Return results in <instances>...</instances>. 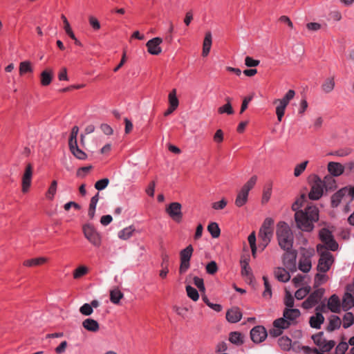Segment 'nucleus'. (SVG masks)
Masks as SVG:
<instances>
[{
    "label": "nucleus",
    "mask_w": 354,
    "mask_h": 354,
    "mask_svg": "<svg viewBox=\"0 0 354 354\" xmlns=\"http://www.w3.org/2000/svg\"><path fill=\"white\" fill-rule=\"evenodd\" d=\"M307 196L310 198V192L307 195L301 193L292 203L291 209L295 212L297 227L302 231L310 232V203H307Z\"/></svg>",
    "instance_id": "nucleus-1"
},
{
    "label": "nucleus",
    "mask_w": 354,
    "mask_h": 354,
    "mask_svg": "<svg viewBox=\"0 0 354 354\" xmlns=\"http://www.w3.org/2000/svg\"><path fill=\"white\" fill-rule=\"evenodd\" d=\"M274 220L270 218H266L259 232V238L260 239V242L259 243V247L263 251L270 243L274 234Z\"/></svg>",
    "instance_id": "nucleus-2"
},
{
    "label": "nucleus",
    "mask_w": 354,
    "mask_h": 354,
    "mask_svg": "<svg viewBox=\"0 0 354 354\" xmlns=\"http://www.w3.org/2000/svg\"><path fill=\"white\" fill-rule=\"evenodd\" d=\"M317 252L319 256V259L316 267V270L327 272L334 263V257L324 245H317Z\"/></svg>",
    "instance_id": "nucleus-3"
},
{
    "label": "nucleus",
    "mask_w": 354,
    "mask_h": 354,
    "mask_svg": "<svg viewBox=\"0 0 354 354\" xmlns=\"http://www.w3.org/2000/svg\"><path fill=\"white\" fill-rule=\"evenodd\" d=\"M257 180V176L254 175L243 185L236 196V206L241 207L248 202L249 192L254 187Z\"/></svg>",
    "instance_id": "nucleus-4"
},
{
    "label": "nucleus",
    "mask_w": 354,
    "mask_h": 354,
    "mask_svg": "<svg viewBox=\"0 0 354 354\" xmlns=\"http://www.w3.org/2000/svg\"><path fill=\"white\" fill-rule=\"evenodd\" d=\"M326 194L322 179L314 174L311 179V201H318Z\"/></svg>",
    "instance_id": "nucleus-5"
},
{
    "label": "nucleus",
    "mask_w": 354,
    "mask_h": 354,
    "mask_svg": "<svg viewBox=\"0 0 354 354\" xmlns=\"http://www.w3.org/2000/svg\"><path fill=\"white\" fill-rule=\"evenodd\" d=\"M82 231L85 238L94 246L100 247L102 243V237L95 227L87 223L83 225Z\"/></svg>",
    "instance_id": "nucleus-6"
},
{
    "label": "nucleus",
    "mask_w": 354,
    "mask_h": 354,
    "mask_svg": "<svg viewBox=\"0 0 354 354\" xmlns=\"http://www.w3.org/2000/svg\"><path fill=\"white\" fill-rule=\"evenodd\" d=\"M321 241L326 245L328 250L335 251L338 249V243L334 239L332 232L326 229L322 228L319 232Z\"/></svg>",
    "instance_id": "nucleus-7"
},
{
    "label": "nucleus",
    "mask_w": 354,
    "mask_h": 354,
    "mask_svg": "<svg viewBox=\"0 0 354 354\" xmlns=\"http://www.w3.org/2000/svg\"><path fill=\"white\" fill-rule=\"evenodd\" d=\"M346 194L353 199L354 198V187H344L334 193L330 198L331 207L333 208L338 207Z\"/></svg>",
    "instance_id": "nucleus-8"
},
{
    "label": "nucleus",
    "mask_w": 354,
    "mask_h": 354,
    "mask_svg": "<svg viewBox=\"0 0 354 354\" xmlns=\"http://www.w3.org/2000/svg\"><path fill=\"white\" fill-rule=\"evenodd\" d=\"M182 205L178 202L169 203L165 209L166 213L177 223L182 222L183 214L181 211Z\"/></svg>",
    "instance_id": "nucleus-9"
},
{
    "label": "nucleus",
    "mask_w": 354,
    "mask_h": 354,
    "mask_svg": "<svg viewBox=\"0 0 354 354\" xmlns=\"http://www.w3.org/2000/svg\"><path fill=\"white\" fill-rule=\"evenodd\" d=\"M295 95V91L290 89L281 100H279V104L276 108V114L279 122L281 121L282 118L284 115L286 107L288 104L290 100L294 97Z\"/></svg>",
    "instance_id": "nucleus-10"
},
{
    "label": "nucleus",
    "mask_w": 354,
    "mask_h": 354,
    "mask_svg": "<svg viewBox=\"0 0 354 354\" xmlns=\"http://www.w3.org/2000/svg\"><path fill=\"white\" fill-rule=\"evenodd\" d=\"M323 333H319L317 335L311 336V339H313L315 344L319 346L322 352H328L333 348L335 343L333 340L326 342V339L323 338Z\"/></svg>",
    "instance_id": "nucleus-11"
},
{
    "label": "nucleus",
    "mask_w": 354,
    "mask_h": 354,
    "mask_svg": "<svg viewBox=\"0 0 354 354\" xmlns=\"http://www.w3.org/2000/svg\"><path fill=\"white\" fill-rule=\"evenodd\" d=\"M268 336V332L263 326L258 325L250 330V337L255 344L263 342Z\"/></svg>",
    "instance_id": "nucleus-12"
},
{
    "label": "nucleus",
    "mask_w": 354,
    "mask_h": 354,
    "mask_svg": "<svg viewBox=\"0 0 354 354\" xmlns=\"http://www.w3.org/2000/svg\"><path fill=\"white\" fill-rule=\"evenodd\" d=\"M286 253L283 256V263L286 268L294 272L296 270L297 252L292 249L285 250Z\"/></svg>",
    "instance_id": "nucleus-13"
},
{
    "label": "nucleus",
    "mask_w": 354,
    "mask_h": 354,
    "mask_svg": "<svg viewBox=\"0 0 354 354\" xmlns=\"http://www.w3.org/2000/svg\"><path fill=\"white\" fill-rule=\"evenodd\" d=\"M33 167L31 163H28L26 166L24 173L22 176V192L26 193L28 191L30 185L32 176Z\"/></svg>",
    "instance_id": "nucleus-14"
},
{
    "label": "nucleus",
    "mask_w": 354,
    "mask_h": 354,
    "mask_svg": "<svg viewBox=\"0 0 354 354\" xmlns=\"http://www.w3.org/2000/svg\"><path fill=\"white\" fill-rule=\"evenodd\" d=\"M162 42V39L159 37H156L149 40L146 44L148 53L152 55H158L160 54L162 48L160 45Z\"/></svg>",
    "instance_id": "nucleus-15"
},
{
    "label": "nucleus",
    "mask_w": 354,
    "mask_h": 354,
    "mask_svg": "<svg viewBox=\"0 0 354 354\" xmlns=\"http://www.w3.org/2000/svg\"><path fill=\"white\" fill-rule=\"evenodd\" d=\"M278 344L283 351H288L292 348L295 352H300V346L297 342L292 344L291 339L287 336L279 337Z\"/></svg>",
    "instance_id": "nucleus-16"
},
{
    "label": "nucleus",
    "mask_w": 354,
    "mask_h": 354,
    "mask_svg": "<svg viewBox=\"0 0 354 354\" xmlns=\"http://www.w3.org/2000/svg\"><path fill=\"white\" fill-rule=\"evenodd\" d=\"M242 312L237 306L232 307L226 313V319L230 323H237L242 318Z\"/></svg>",
    "instance_id": "nucleus-17"
},
{
    "label": "nucleus",
    "mask_w": 354,
    "mask_h": 354,
    "mask_svg": "<svg viewBox=\"0 0 354 354\" xmlns=\"http://www.w3.org/2000/svg\"><path fill=\"white\" fill-rule=\"evenodd\" d=\"M329 176L337 177L341 176L344 171V167L339 162H330L327 167Z\"/></svg>",
    "instance_id": "nucleus-18"
},
{
    "label": "nucleus",
    "mask_w": 354,
    "mask_h": 354,
    "mask_svg": "<svg viewBox=\"0 0 354 354\" xmlns=\"http://www.w3.org/2000/svg\"><path fill=\"white\" fill-rule=\"evenodd\" d=\"M277 237L293 235L289 225L285 221H280L277 225Z\"/></svg>",
    "instance_id": "nucleus-19"
},
{
    "label": "nucleus",
    "mask_w": 354,
    "mask_h": 354,
    "mask_svg": "<svg viewBox=\"0 0 354 354\" xmlns=\"http://www.w3.org/2000/svg\"><path fill=\"white\" fill-rule=\"evenodd\" d=\"M53 79V71L52 68H46L40 74V83L43 86L50 84Z\"/></svg>",
    "instance_id": "nucleus-20"
},
{
    "label": "nucleus",
    "mask_w": 354,
    "mask_h": 354,
    "mask_svg": "<svg viewBox=\"0 0 354 354\" xmlns=\"http://www.w3.org/2000/svg\"><path fill=\"white\" fill-rule=\"evenodd\" d=\"M322 183L324 185L326 193H327L328 192L334 191L337 187L336 180L332 176H325L324 178L322 179Z\"/></svg>",
    "instance_id": "nucleus-21"
},
{
    "label": "nucleus",
    "mask_w": 354,
    "mask_h": 354,
    "mask_svg": "<svg viewBox=\"0 0 354 354\" xmlns=\"http://www.w3.org/2000/svg\"><path fill=\"white\" fill-rule=\"evenodd\" d=\"M328 308L335 313H339L341 311V303L339 297L336 295H333L328 299Z\"/></svg>",
    "instance_id": "nucleus-22"
},
{
    "label": "nucleus",
    "mask_w": 354,
    "mask_h": 354,
    "mask_svg": "<svg viewBox=\"0 0 354 354\" xmlns=\"http://www.w3.org/2000/svg\"><path fill=\"white\" fill-rule=\"evenodd\" d=\"M329 279V277L326 272L317 271L314 277V288L319 287L321 285L326 283Z\"/></svg>",
    "instance_id": "nucleus-23"
},
{
    "label": "nucleus",
    "mask_w": 354,
    "mask_h": 354,
    "mask_svg": "<svg viewBox=\"0 0 354 354\" xmlns=\"http://www.w3.org/2000/svg\"><path fill=\"white\" fill-rule=\"evenodd\" d=\"M68 147L71 153L77 159L84 160L87 158V154L79 148L77 143L68 145Z\"/></svg>",
    "instance_id": "nucleus-24"
},
{
    "label": "nucleus",
    "mask_w": 354,
    "mask_h": 354,
    "mask_svg": "<svg viewBox=\"0 0 354 354\" xmlns=\"http://www.w3.org/2000/svg\"><path fill=\"white\" fill-rule=\"evenodd\" d=\"M279 245L283 250H288L292 249L293 245V235L287 236H282L277 238Z\"/></svg>",
    "instance_id": "nucleus-25"
},
{
    "label": "nucleus",
    "mask_w": 354,
    "mask_h": 354,
    "mask_svg": "<svg viewBox=\"0 0 354 354\" xmlns=\"http://www.w3.org/2000/svg\"><path fill=\"white\" fill-rule=\"evenodd\" d=\"M212 44V37L211 32H207L205 35L203 44L202 56L206 57L209 53Z\"/></svg>",
    "instance_id": "nucleus-26"
},
{
    "label": "nucleus",
    "mask_w": 354,
    "mask_h": 354,
    "mask_svg": "<svg viewBox=\"0 0 354 354\" xmlns=\"http://www.w3.org/2000/svg\"><path fill=\"white\" fill-rule=\"evenodd\" d=\"M83 327L88 331L90 332H97L100 329V326L98 322L91 318L86 319L82 322Z\"/></svg>",
    "instance_id": "nucleus-27"
},
{
    "label": "nucleus",
    "mask_w": 354,
    "mask_h": 354,
    "mask_svg": "<svg viewBox=\"0 0 354 354\" xmlns=\"http://www.w3.org/2000/svg\"><path fill=\"white\" fill-rule=\"evenodd\" d=\"M274 275L277 280L281 282H287L290 279V273L283 268H277L274 270Z\"/></svg>",
    "instance_id": "nucleus-28"
},
{
    "label": "nucleus",
    "mask_w": 354,
    "mask_h": 354,
    "mask_svg": "<svg viewBox=\"0 0 354 354\" xmlns=\"http://www.w3.org/2000/svg\"><path fill=\"white\" fill-rule=\"evenodd\" d=\"M351 292H352L348 291L344 296L342 306L344 310H347L352 306H354V295L353 293L352 294Z\"/></svg>",
    "instance_id": "nucleus-29"
},
{
    "label": "nucleus",
    "mask_w": 354,
    "mask_h": 354,
    "mask_svg": "<svg viewBox=\"0 0 354 354\" xmlns=\"http://www.w3.org/2000/svg\"><path fill=\"white\" fill-rule=\"evenodd\" d=\"M48 261V259L46 257H37V258H33L27 259L24 261L23 265L26 267H34V266H38L44 264Z\"/></svg>",
    "instance_id": "nucleus-30"
},
{
    "label": "nucleus",
    "mask_w": 354,
    "mask_h": 354,
    "mask_svg": "<svg viewBox=\"0 0 354 354\" xmlns=\"http://www.w3.org/2000/svg\"><path fill=\"white\" fill-rule=\"evenodd\" d=\"M300 311L297 308H285L283 310V317L290 322L295 320L300 316Z\"/></svg>",
    "instance_id": "nucleus-31"
},
{
    "label": "nucleus",
    "mask_w": 354,
    "mask_h": 354,
    "mask_svg": "<svg viewBox=\"0 0 354 354\" xmlns=\"http://www.w3.org/2000/svg\"><path fill=\"white\" fill-rule=\"evenodd\" d=\"M226 104L218 109V113L219 114L227 113V115H232L234 113V109L232 106L231 102L232 98L230 97H225Z\"/></svg>",
    "instance_id": "nucleus-32"
},
{
    "label": "nucleus",
    "mask_w": 354,
    "mask_h": 354,
    "mask_svg": "<svg viewBox=\"0 0 354 354\" xmlns=\"http://www.w3.org/2000/svg\"><path fill=\"white\" fill-rule=\"evenodd\" d=\"M99 200V192H97L95 196H93L90 201L88 216L91 219H93L95 216V212L96 209V205L97 201Z\"/></svg>",
    "instance_id": "nucleus-33"
},
{
    "label": "nucleus",
    "mask_w": 354,
    "mask_h": 354,
    "mask_svg": "<svg viewBox=\"0 0 354 354\" xmlns=\"http://www.w3.org/2000/svg\"><path fill=\"white\" fill-rule=\"evenodd\" d=\"M325 292L323 288H315V290L311 292V307L315 304L321 301L324 293Z\"/></svg>",
    "instance_id": "nucleus-34"
},
{
    "label": "nucleus",
    "mask_w": 354,
    "mask_h": 354,
    "mask_svg": "<svg viewBox=\"0 0 354 354\" xmlns=\"http://www.w3.org/2000/svg\"><path fill=\"white\" fill-rule=\"evenodd\" d=\"M342 324L340 318L336 315H333L330 318L329 324L326 328L328 332H332L336 329H338Z\"/></svg>",
    "instance_id": "nucleus-35"
},
{
    "label": "nucleus",
    "mask_w": 354,
    "mask_h": 354,
    "mask_svg": "<svg viewBox=\"0 0 354 354\" xmlns=\"http://www.w3.org/2000/svg\"><path fill=\"white\" fill-rule=\"evenodd\" d=\"M335 80L333 77L326 78L322 84V91L325 93H330L335 87Z\"/></svg>",
    "instance_id": "nucleus-36"
},
{
    "label": "nucleus",
    "mask_w": 354,
    "mask_h": 354,
    "mask_svg": "<svg viewBox=\"0 0 354 354\" xmlns=\"http://www.w3.org/2000/svg\"><path fill=\"white\" fill-rule=\"evenodd\" d=\"M229 341L235 345L239 346L243 344V337L239 332H231L229 335Z\"/></svg>",
    "instance_id": "nucleus-37"
},
{
    "label": "nucleus",
    "mask_w": 354,
    "mask_h": 354,
    "mask_svg": "<svg viewBox=\"0 0 354 354\" xmlns=\"http://www.w3.org/2000/svg\"><path fill=\"white\" fill-rule=\"evenodd\" d=\"M207 231L214 239L218 238L221 235V229L216 222H211L207 225Z\"/></svg>",
    "instance_id": "nucleus-38"
},
{
    "label": "nucleus",
    "mask_w": 354,
    "mask_h": 354,
    "mask_svg": "<svg viewBox=\"0 0 354 354\" xmlns=\"http://www.w3.org/2000/svg\"><path fill=\"white\" fill-rule=\"evenodd\" d=\"M123 297L124 294L118 288L110 291V301L114 304H119Z\"/></svg>",
    "instance_id": "nucleus-39"
},
{
    "label": "nucleus",
    "mask_w": 354,
    "mask_h": 354,
    "mask_svg": "<svg viewBox=\"0 0 354 354\" xmlns=\"http://www.w3.org/2000/svg\"><path fill=\"white\" fill-rule=\"evenodd\" d=\"M290 324V322L284 317L277 319L273 322V326L274 328H281V330L288 328Z\"/></svg>",
    "instance_id": "nucleus-40"
},
{
    "label": "nucleus",
    "mask_w": 354,
    "mask_h": 354,
    "mask_svg": "<svg viewBox=\"0 0 354 354\" xmlns=\"http://www.w3.org/2000/svg\"><path fill=\"white\" fill-rule=\"evenodd\" d=\"M169 106H171L173 109H176L179 105V101L176 96V89L174 88L169 93L168 96Z\"/></svg>",
    "instance_id": "nucleus-41"
},
{
    "label": "nucleus",
    "mask_w": 354,
    "mask_h": 354,
    "mask_svg": "<svg viewBox=\"0 0 354 354\" xmlns=\"http://www.w3.org/2000/svg\"><path fill=\"white\" fill-rule=\"evenodd\" d=\"M19 72L20 75H24L28 73H32L33 68L32 66L31 62L30 61L21 62L19 64Z\"/></svg>",
    "instance_id": "nucleus-42"
},
{
    "label": "nucleus",
    "mask_w": 354,
    "mask_h": 354,
    "mask_svg": "<svg viewBox=\"0 0 354 354\" xmlns=\"http://www.w3.org/2000/svg\"><path fill=\"white\" fill-rule=\"evenodd\" d=\"M324 321V317L322 314L317 312L316 313L315 316H311V327L319 328Z\"/></svg>",
    "instance_id": "nucleus-43"
},
{
    "label": "nucleus",
    "mask_w": 354,
    "mask_h": 354,
    "mask_svg": "<svg viewBox=\"0 0 354 354\" xmlns=\"http://www.w3.org/2000/svg\"><path fill=\"white\" fill-rule=\"evenodd\" d=\"M263 280L264 283L265 290L262 293L263 297L265 299H270L272 297V288L271 285L268 281V278L266 276L263 277Z\"/></svg>",
    "instance_id": "nucleus-44"
},
{
    "label": "nucleus",
    "mask_w": 354,
    "mask_h": 354,
    "mask_svg": "<svg viewBox=\"0 0 354 354\" xmlns=\"http://www.w3.org/2000/svg\"><path fill=\"white\" fill-rule=\"evenodd\" d=\"M194 252L192 245H189L180 252V260H190Z\"/></svg>",
    "instance_id": "nucleus-45"
},
{
    "label": "nucleus",
    "mask_w": 354,
    "mask_h": 354,
    "mask_svg": "<svg viewBox=\"0 0 354 354\" xmlns=\"http://www.w3.org/2000/svg\"><path fill=\"white\" fill-rule=\"evenodd\" d=\"M134 230H135V228L133 227V225H131L129 227H125V228H124L123 230H122L121 231L119 232L118 236L121 239L127 240V239H129L132 236L133 232H134Z\"/></svg>",
    "instance_id": "nucleus-46"
},
{
    "label": "nucleus",
    "mask_w": 354,
    "mask_h": 354,
    "mask_svg": "<svg viewBox=\"0 0 354 354\" xmlns=\"http://www.w3.org/2000/svg\"><path fill=\"white\" fill-rule=\"evenodd\" d=\"M57 181L56 180H53L51 182V184L50 187L48 189V191L46 192V196L48 199L52 201L57 192Z\"/></svg>",
    "instance_id": "nucleus-47"
},
{
    "label": "nucleus",
    "mask_w": 354,
    "mask_h": 354,
    "mask_svg": "<svg viewBox=\"0 0 354 354\" xmlns=\"http://www.w3.org/2000/svg\"><path fill=\"white\" fill-rule=\"evenodd\" d=\"M88 272V268L85 266H80L74 270L73 276L77 279L82 277Z\"/></svg>",
    "instance_id": "nucleus-48"
},
{
    "label": "nucleus",
    "mask_w": 354,
    "mask_h": 354,
    "mask_svg": "<svg viewBox=\"0 0 354 354\" xmlns=\"http://www.w3.org/2000/svg\"><path fill=\"white\" fill-rule=\"evenodd\" d=\"M186 291L187 296L194 301L199 299V294L198 290L190 285L186 286Z\"/></svg>",
    "instance_id": "nucleus-49"
},
{
    "label": "nucleus",
    "mask_w": 354,
    "mask_h": 354,
    "mask_svg": "<svg viewBox=\"0 0 354 354\" xmlns=\"http://www.w3.org/2000/svg\"><path fill=\"white\" fill-rule=\"evenodd\" d=\"M310 293V286H306L304 288L298 289L295 293V297L297 299L301 300L306 297Z\"/></svg>",
    "instance_id": "nucleus-50"
},
{
    "label": "nucleus",
    "mask_w": 354,
    "mask_h": 354,
    "mask_svg": "<svg viewBox=\"0 0 354 354\" xmlns=\"http://www.w3.org/2000/svg\"><path fill=\"white\" fill-rule=\"evenodd\" d=\"M354 323V315L351 313H346L343 317V327L347 328Z\"/></svg>",
    "instance_id": "nucleus-51"
},
{
    "label": "nucleus",
    "mask_w": 354,
    "mask_h": 354,
    "mask_svg": "<svg viewBox=\"0 0 354 354\" xmlns=\"http://www.w3.org/2000/svg\"><path fill=\"white\" fill-rule=\"evenodd\" d=\"M308 164V160H305L300 164L296 165L294 169V175L295 177L299 176L306 169Z\"/></svg>",
    "instance_id": "nucleus-52"
},
{
    "label": "nucleus",
    "mask_w": 354,
    "mask_h": 354,
    "mask_svg": "<svg viewBox=\"0 0 354 354\" xmlns=\"http://www.w3.org/2000/svg\"><path fill=\"white\" fill-rule=\"evenodd\" d=\"M205 270L207 274L213 275L217 272L218 268L216 261H211L206 265Z\"/></svg>",
    "instance_id": "nucleus-53"
},
{
    "label": "nucleus",
    "mask_w": 354,
    "mask_h": 354,
    "mask_svg": "<svg viewBox=\"0 0 354 354\" xmlns=\"http://www.w3.org/2000/svg\"><path fill=\"white\" fill-rule=\"evenodd\" d=\"M299 269L304 272H308L310 271V257H307L304 261H299Z\"/></svg>",
    "instance_id": "nucleus-54"
},
{
    "label": "nucleus",
    "mask_w": 354,
    "mask_h": 354,
    "mask_svg": "<svg viewBox=\"0 0 354 354\" xmlns=\"http://www.w3.org/2000/svg\"><path fill=\"white\" fill-rule=\"evenodd\" d=\"M109 183V179L107 178H102L99 180H97L95 183V188L98 191H102L104 189Z\"/></svg>",
    "instance_id": "nucleus-55"
},
{
    "label": "nucleus",
    "mask_w": 354,
    "mask_h": 354,
    "mask_svg": "<svg viewBox=\"0 0 354 354\" xmlns=\"http://www.w3.org/2000/svg\"><path fill=\"white\" fill-rule=\"evenodd\" d=\"M284 304L286 308H292L294 306V297L288 290H286Z\"/></svg>",
    "instance_id": "nucleus-56"
},
{
    "label": "nucleus",
    "mask_w": 354,
    "mask_h": 354,
    "mask_svg": "<svg viewBox=\"0 0 354 354\" xmlns=\"http://www.w3.org/2000/svg\"><path fill=\"white\" fill-rule=\"evenodd\" d=\"M92 169V165L80 167L77 170L76 176L77 177L84 178Z\"/></svg>",
    "instance_id": "nucleus-57"
},
{
    "label": "nucleus",
    "mask_w": 354,
    "mask_h": 354,
    "mask_svg": "<svg viewBox=\"0 0 354 354\" xmlns=\"http://www.w3.org/2000/svg\"><path fill=\"white\" fill-rule=\"evenodd\" d=\"M79 131V128L77 126H74L72 129L70 134V137L68 139V145H71L73 143H77V136Z\"/></svg>",
    "instance_id": "nucleus-58"
},
{
    "label": "nucleus",
    "mask_w": 354,
    "mask_h": 354,
    "mask_svg": "<svg viewBox=\"0 0 354 354\" xmlns=\"http://www.w3.org/2000/svg\"><path fill=\"white\" fill-rule=\"evenodd\" d=\"M80 312L83 315L89 316L93 313V309L89 304H84L80 307Z\"/></svg>",
    "instance_id": "nucleus-59"
},
{
    "label": "nucleus",
    "mask_w": 354,
    "mask_h": 354,
    "mask_svg": "<svg viewBox=\"0 0 354 354\" xmlns=\"http://www.w3.org/2000/svg\"><path fill=\"white\" fill-rule=\"evenodd\" d=\"M241 266L242 276H246L249 279L252 280L254 278V275L250 266H245V265H243Z\"/></svg>",
    "instance_id": "nucleus-60"
},
{
    "label": "nucleus",
    "mask_w": 354,
    "mask_h": 354,
    "mask_svg": "<svg viewBox=\"0 0 354 354\" xmlns=\"http://www.w3.org/2000/svg\"><path fill=\"white\" fill-rule=\"evenodd\" d=\"M190 267V260H180L179 273L183 274L185 273Z\"/></svg>",
    "instance_id": "nucleus-61"
},
{
    "label": "nucleus",
    "mask_w": 354,
    "mask_h": 354,
    "mask_svg": "<svg viewBox=\"0 0 354 354\" xmlns=\"http://www.w3.org/2000/svg\"><path fill=\"white\" fill-rule=\"evenodd\" d=\"M260 61L258 59H254L250 56H247L245 58V64L248 67H256L259 66Z\"/></svg>",
    "instance_id": "nucleus-62"
},
{
    "label": "nucleus",
    "mask_w": 354,
    "mask_h": 354,
    "mask_svg": "<svg viewBox=\"0 0 354 354\" xmlns=\"http://www.w3.org/2000/svg\"><path fill=\"white\" fill-rule=\"evenodd\" d=\"M88 22L94 30H98L100 29V23L96 17L93 16L89 17Z\"/></svg>",
    "instance_id": "nucleus-63"
},
{
    "label": "nucleus",
    "mask_w": 354,
    "mask_h": 354,
    "mask_svg": "<svg viewBox=\"0 0 354 354\" xmlns=\"http://www.w3.org/2000/svg\"><path fill=\"white\" fill-rule=\"evenodd\" d=\"M348 344L344 342H340L335 348L336 354H344L348 349Z\"/></svg>",
    "instance_id": "nucleus-64"
}]
</instances>
